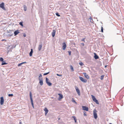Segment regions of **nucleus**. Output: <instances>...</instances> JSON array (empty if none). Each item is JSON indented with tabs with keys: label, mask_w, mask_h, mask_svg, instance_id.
<instances>
[{
	"label": "nucleus",
	"mask_w": 124,
	"mask_h": 124,
	"mask_svg": "<svg viewBox=\"0 0 124 124\" xmlns=\"http://www.w3.org/2000/svg\"><path fill=\"white\" fill-rule=\"evenodd\" d=\"M23 10L24 11H26L27 9V7L25 5H23Z\"/></svg>",
	"instance_id": "a211bd4d"
},
{
	"label": "nucleus",
	"mask_w": 124,
	"mask_h": 124,
	"mask_svg": "<svg viewBox=\"0 0 124 124\" xmlns=\"http://www.w3.org/2000/svg\"><path fill=\"white\" fill-rule=\"evenodd\" d=\"M19 24L21 26H23V22H20L19 23Z\"/></svg>",
	"instance_id": "a878e982"
},
{
	"label": "nucleus",
	"mask_w": 124,
	"mask_h": 124,
	"mask_svg": "<svg viewBox=\"0 0 124 124\" xmlns=\"http://www.w3.org/2000/svg\"><path fill=\"white\" fill-rule=\"evenodd\" d=\"M101 31L102 32H103V28L102 27H101Z\"/></svg>",
	"instance_id": "e433bc0d"
},
{
	"label": "nucleus",
	"mask_w": 124,
	"mask_h": 124,
	"mask_svg": "<svg viewBox=\"0 0 124 124\" xmlns=\"http://www.w3.org/2000/svg\"><path fill=\"white\" fill-rule=\"evenodd\" d=\"M30 99L31 100V104L32 105V106L33 108H34V106L33 105V100H32V95L31 92H30Z\"/></svg>",
	"instance_id": "f257e3e1"
},
{
	"label": "nucleus",
	"mask_w": 124,
	"mask_h": 124,
	"mask_svg": "<svg viewBox=\"0 0 124 124\" xmlns=\"http://www.w3.org/2000/svg\"><path fill=\"white\" fill-rule=\"evenodd\" d=\"M58 95L59 96V97L58 98L59 100H60L63 98V96L61 94L59 93Z\"/></svg>",
	"instance_id": "ddd939ff"
},
{
	"label": "nucleus",
	"mask_w": 124,
	"mask_h": 124,
	"mask_svg": "<svg viewBox=\"0 0 124 124\" xmlns=\"http://www.w3.org/2000/svg\"><path fill=\"white\" fill-rule=\"evenodd\" d=\"M12 34H11V35L9 34L8 35V36H12Z\"/></svg>",
	"instance_id": "c03bdc74"
},
{
	"label": "nucleus",
	"mask_w": 124,
	"mask_h": 124,
	"mask_svg": "<svg viewBox=\"0 0 124 124\" xmlns=\"http://www.w3.org/2000/svg\"><path fill=\"white\" fill-rule=\"evenodd\" d=\"M72 101L73 102H75V103H77V102H76V101L74 100L73 99H72Z\"/></svg>",
	"instance_id": "c9c22d12"
},
{
	"label": "nucleus",
	"mask_w": 124,
	"mask_h": 124,
	"mask_svg": "<svg viewBox=\"0 0 124 124\" xmlns=\"http://www.w3.org/2000/svg\"><path fill=\"white\" fill-rule=\"evenodd\" d=\"M85 38H83L82 39H81V41H83L84 42H85Z\"/></svg>",
	"instance_id": "2f4dec72"
},
{
	"label": "nucleus",
	"mask_w": 124,
	"mask_h": 124,
	"mask_svg": "<svg viewBox=\"0 0 124 124\" xmlns=\"http://www.w3.org/2000/svg\"><path fill=\"white\" fill-rule=\"evenodd\" d=\"M44 111H45V115H46L48 112V110L46 108H45L44 109Z\"/></svg>",
	"instance_id": "dca6fc26"
},
{
	"label": "nucleus",
	"mask_w": 124,
	"mask_h": 124,
	"mask_svg": "<svg viewBox=\"0 0 124 124\" xmlns=\"http://www.w3.org/2000/svg\"><path fill=\"white\" fill-rule=\"evenodd\" d=\"M33 52V50L32 49H31V51L29 53V55L30 56H31L32 55V54Z\"/></svg>",
	"instance_id": "f3484780"
},
{
	"label": "nucleus",
	"mask_w": 124,
	"mask_h": 124,
	"mask_svg": "<svg viewBox=\"0 0 124 124\" xmlns=\"http://www.w3.org/2000/svg\"><path fill=\"white\" fill-rule=\"evenodd\" d=\"M42 46V44L41 43H40L38 47V50L39 51L41 50Z\"/></svg>",
	"instance_id": "f8f14e48"
},
{
	"label": "nucleus",
	"mask_w": 124,
	"mask_h": 124,
	"mask_svg": "<svg viewBox=\"0 0 124 124\" xmlns=\"http://www.w3.org/2000/svg\"><path fill=\"white\" fill-rule=\"evenodd\" d=\"M20 33V32L18 30H17L16 31H15L14 32V35L16 36Z\"/></svg>",
	"instance_id": "4468645a"
},
{
	"label": "nucleus",
	"mask_w": 124,
	"mask_h": 124,
	"mask_svg": "<svg viewBox=\"0 0 124 124\" xmlns=\"http://www.w3.org/2000/svg\"><path fill=\"white\" fill-rule=\"evenodd\" d=\"M42 76V75L41 74H40L39 75V78H40V77H41Z\"/></svg>",
	"instance_id": "a19ab883"
},
{
	"label": "nucleus",
	"mask_w": 124,
	"mask_h": 124,
	"mask_svg": "<svg viewBox=\"0 0 124 124\" xmlns=\"http://www.w3.org/2000/svg\"><path fill=\"white\" fill-rule=\"evenodd\" d=\"M106 66H105V67H106Z\"/></svg>",
	"instance_id": "de8ad7c7"
},
{
	"label": "nucleus",
	"mask_w": 124,
	"mask_h": 124,
	"mask_svg": "<svg viewBox=\"0 0 124 124\" xmlns=\"http://www.w3.org/2000/svg\"><path fill=\"white\" fill-rule=\"evenodd\" d=\"M8 96L9 97H12L13 96V94H8Z\"/></svg>",
	"instance_id": "b1692460"
},
{
	"label": "nucleus",
	"mask_w": 124,
	"mask_h": 124,
	"mask_svg": "<svg viewBox=\"0 0 124 124\" xmlns=\"http://www.w3.org/2000/svg\"><path fill=\"white\" fill-rule=\"evenodd\" d=\"M55 14L56 15L58 16H60V15L59 14V13H56Z\"/></svg>",
	"instance_id": "cd10ccee"
},
{
	"label": "nucleus",
	"mask_w": 124,
	"mask_h": 124,
	"mask_svg": "<svg viewBox=\"0 0 124 124\" xmlns=\"http://www.w3.org/2000/svg\"><path fill=\"white\" fill-rule=\"evenodd\" d=\"M97 111L96 109H94L93 111V114L94 117L95 119H96L97 118V116L96 113Z\"/></svg>",
	"instance_id": "f03ea898"
},
{
	"label": "nucleus",
	"mask_w": 124,
	"mask_h": 124,
	"mask_svg": "<svg viewBox=\"0 0 124 124\" xmlns=\"http://www.w3.org/2000/svg\"><path fill=\"white\" fill-rule=\"evenodd\" d=\"M26 63V62H22L21 63L19 64L18 65V66L19 67V66H21L22 64H23Z\"/></svg>",
	"instance_id": "6ab92c4d"
},
{
	"label": "nucleus",
	"mask_w": 124,
	"mask_h": 124,
	"mask_svg": "<svg viewBox=\"0 0 124 124\" xmlns=\"http://www.w3.org/2000/svg\"><path fill=\"white\" fill-rule=\"evenodd\" d=\"M4 40H5V39H4L2 40V41H4Z\"/></svg>",
	"instance_id": "49530a36"
},
{
	"label": "nucleus",
	"mask_w": 124,
	"mask_h": 124,
	"mask_svg": "<svg viewBox=\"0 0 124 124\" xmlns=\"http://www.w3.org/2000/svg\"><path fill=\"white\" fill-rule=\"evenodd\" d=\"M49 79L47 78H46V81L47 85L49 86H51L52 85V84L49 81Z\"/></svg>",
	"instance_id": "20e7f679"
},
{
	"label": "nucleus",
	"mask_w": 124,
	"mask_h": 124,
	"mask_svg": "<svg viewBox=\"0 0 124 124\" xmlns=\"http://www.w3.org/2000/svg\"><path fill=\"white\" fill-rule=\"evenodd\" d=\"M75 89L76 92L78 93V87L76 86H75Z\"/></svg>",
	"instance_id": "72a5a7b5"
},
{
	"label": "nucleus",
	"mask_w": 124,
	"mask_h": 124,
	"mask_svg": "<svg viewBox=\"0 0 124 124\" xmlns=\"http://www.w3.org/2000/svg\"><path fill=\"white\" fill-rule=\"evenodd\" d=\"M72 117L73 118L75 121V123L77 122V120L76 118V117L75 116H73Z\"/></svg>",
	"instance_id": "4be33fe9"
},
{
	"label": "nucleus",
	"mask_w": 124,
	"mask_h": 124,
	"mask_svg": "<svg viewBox=\"0 0 124 124\" xmlns=\"http://www.w3.org/2000/svg\"><path fill=\"white\" fill-rule=\"evenodd\" d=\"M16 46H12L11 47V48H12V49H13V48L14 47H15Z\"/></svg>",
	"instance_id": "79ce46f5"
},
{
	"label": "nucleus",
	"mask_w": 124,
	"mask_h": 124,
	"mask_svg": "<svg viewBox=\"0 0 124 124\" xmlns=\"http://www.w3.org/2000/svg\"><path fill=\"white\" fill-rule=\"evenodd\" d=\"M78 95L80 96V90L78 89Z\"/></svg>",
	"instance_id": "473e14b6"
},
{
	"label": "nucleus",
	"mask_w": 124,
	"mask_h": 124,
	"mask_svg": "<svg viewBox=\"0 0 124 124\" xmlns=\"http://www.w3.org/2000/svg\"><path fill=\"white\" fill-rule=\"evenodd\" d=\"M70 69L72 71H74V70L73 69V66L71 65H70Z\"/></svg>",
	"instance_id": "5701e85b"
},
{
	"label": "nucleus",
	"mask_w": 124,
	"mask_h": 124,
	"mask_svg": "<svg viewBox=\"0 0 124 124\" xmlns=\"http://www.w3.org/2000/svg\"><path fill=\"white\" fill-rule=\"evenodd\" d=\"M92 97L93 101L95 102L96 103L98 104H99V103L98 100L96 99L95 97L93 95H92Z\"/></svg>",
	"instance_id": "7ed1b4c3"
},
{
	"label": "nucleus",
	"mask_w": 124,
	"mask_h": 124,
	"mask_svg": "<svg viewBox=\"0 0 124 124\" xmlns=\"http://www.w3.org/2000/svg\"><path fill=\"white\" fill-rule=\"evenodd\" d=\"M3 60H4V59L2 57H0V61L1 62H2V61H3Z\"/></svg>",
	"instance_id": "c85d7f7f"
},
{
	"label": "nucleus",
	"mask_w": 124,
	"mask_h": 124,
	"mask_svg": "<svg viewBox=\"0 0 124 124\" xmlns=\"http://www.w3.org/2000/svg\"><path fill=\"white\" fill-rule=\"evenodd\" d=\"M20 124H22V122H20Z\"/></svg>",
	"instance_id": "a18cd8bd"
},
{
	"label": "nucleus",
	"mask_w": 124,
	"mask_h": 124,
	"mask_svg": "<svg viewBox=\"0 0 124 124\" xmlns=\"http://www.w3.org/2000/svg\"><path fill=\"white\" fill-rule=\"evenodd\" d=\"M85 77L87 79H89V76L86 73H83Z\"/></svg>",
	"instance_id": "2eb2a0df"
},
{
	"label": "nucleus",
	"mask_w": 124,
	"mask_h": 124,
	"mask_svg": "<svg viewBox=\"0 0 124 124\" xmlns=\"http://www.w3.org/2000/svg\"><path fill=\"white\" fill-rule=\"evenodd\" d=\"M81 45H82L83 46H84V43H81L80 44H79V45L81 46Z\"/></svg>",
	"instance_id": "ea45409f"
},
{
	"label": "nucleus",
	"mask_w": 124,
	"mask_h": 124,
	"mask_svg": "<svg viewBox=\"0 0 124 124\" xmlns=\"http://www.w3.org/2000/svg\"><path fill=\"white\" fill-rule=\"evenodd\" d=\"M0 104L1 105L3 104L4 102V99L3 97H1L0 98Z\"/></svg>",
	"instance_id": "1a4fd4ad"
},
{
	"label": "nucleus",
	"mask_w": 124,
	"mask_h": 124,
	"mask_svg": "<svg viewBox=\"0 0 124 124\" xmlns=\"http://www.w3.org/2000/svg\"><path fill=\"white\" fill-rule=\"evenodd\" d=\"M39 83L40 84V85H43V80L42 78H41V79L40 78H39Z\"/></svg>",
	"instance_id": "0eeeda50"
},
{
	"label": "nucleus",
	"mask_w": 124,
	"mask_h": 124,
	"mask_svg": "<svg viewBox=\"0 0 124 124\" xmlns=\"http://www.w3.org/2000/svg\"><path fill=\"white\" fill-rule=\"evenodd\" d=\"M82 108L84 110H85L86 111H88V108L86 106H82Z\"/></svg>",
	"instance_id": "9d476101"
},
{
	"label": "nucleus",
	"mask_w": 124,
	"mask_h": 124,
	"mask_svg": "<svg viewBox=\"0 0 124 124\" xmlns=\"http://www.w3.org/2000/svg\"><path fill=\"white\" fill-rule=\"evenodd\" d=\"M79 78L81 81L85 83L87 82V80L84 78L83 77H79Z\"/></svg>",
	"instance_id": "39448f33"
},
{
	"label": "nucleus",
	"mask_w": 124,
	"mask_h": 124,
	"mask_svg": "<svg viewBox=\"0 0 124 124\" xmlns=\"http://www.w3.org/2000/svg\"><path fill=\"white\" fill-rule=\"evenodd\" d=\"M84 114V116H87V115L86 114V112L85 111H84L83 112Z\"/></svg>",
	"instance_id": "7c9ffc66"
},
{
	"label": "nucleus",
	"mask_w": 124,
	"mask_h": 124,
	"mask_svg": "<svg viewBox=\"0 0 124 124\" xmlns=\"http://www.w3.org/2000/svg\"><path fill=\"white\" fill-rule=\"evenodd\" d=\"M90 21L91 22H92V21H93V19L91 17L90 18Z\"/></svg>",
	"instance_id": "58836bf2"
},
{
	"label": "nucleus",
	"mask_w": 124,
	"mask_h": 124,
	"mask_svg": "<svg viewBox=\"0 0 124 124\" xmlns=\"http://www.w3.org/2000/svg\"><path fill=\"white\" fill-rule=\"evenodd\" d=\"M79 64L81 66H82L84 64L82 62H79Z\"/></svg>",
	"instance_id": "bb28decb"
},
{
	"label": "nucleus",
	"mask_w": 124,
	"mask_h": 124,
	"mask_svg": "<svg viewBox=\"0 0 124 124\" xmlns=\"http://www.w3.org/2000/svg\"><path fill=\"white\" fill-rule=\"evenodd\" d=\"M94 58L95 59H98L99 58L98 56L95 53H94Z\"/></svg>",
	"instance_id": "412c9836"
},
{
	"label": "nucleus",
	"mask_w": 124,
	"mask_h": 124,
	"mask_svg": "<svg viewBox=\"0 0 124 124\" xmlns=\"http://www.w3.org/2000/svg\"><path fill=\"white\" fill-rule=\"evenodd\" d=\"M49 72L47 73H45L43 75L44 76L48 74H49Z\"/></svg>",
	"instance_id": "c756f323"
},
{
	"label": "nucleus",
	"mask_w": 124,
	"mask_h": 124,
	"mask_svg": "<svg viewBox=\"0 0 124 124\" xmlns=\"http://www.w3.org/2000/svg\"><path fill=\"white\" fill-rule=\"evenodd\" d=\"M4 3L3 2H2L0 4V7L2 8L3 10H5L6 9L4 7Z\"/></svg>",
	"instance_id": "423d86ee"
},
{
	"label": "nucleus",
	"mask_w": 124,
	"mask_h": 124,
	"mask_svg": "<svg viewBox=\"0 0 124 124\" xmlns=\"http://www.w3.org/2000/svg\"><path fill=\"white\" fill-rule=\"evenodd\" d=\"M56 75L58 76H62V74H56Z\"/></svg>",
	"instance_id": "4c0bfd02"
},
{
	"label": "nucleus",
	"mask_w": 124,
	"mask_h": 124,
	"mask_svg": "<svg viewBox=\"0 0 124 124\" xmlns=\"http://www.w3.org/2000/svg\"><path fill=\"white\" fill-rule=\"evenodd\" d=\"M23 36L24 37H26V35L25 34H24L23 35Z\"/></svg>",
	"instance_id": "37998d69"
},
{
	"label": "nucleus",
	"mask_w": 124,
	"mask_h": 124,
	"mask_svg": "<svg viewBox=\"0 0 124 124\" xmlns=\"http://www.w3.org/2000/svg\"><path fill=\"white\" fill-rule=\"evenodd\" d=\"M7 64V63H6V62L5 61H4L3 60V61L2 62L1 65H5L6 64Z\"/></svg>",
	"instance_id": "aec40b11"
},
{
	"label": "nucleus",
	"mask_w": 124,
	"mask_h": 124,
	"mask_svg": "<svg viewBox=\"0 0 124 124\" xmlns=\"http://www.w3.org/2000/svg\"><path fill=\"white\" fill-rule=\"evenodd\" d=\"M56 31L55 30H53L51 34L53 37H54L55 35Z\"/></svg>",
	"instance_id": "9b49d317"
},
{
	"label": "nucleus",
	"mask_w": 124,
	"mask_h": 124,
	"mask_svg": "<svg viewBox=\"0 0 124 124\" xmlns=\"http://www.w3.org/2000/svg\"><path fill=\"white\" fill-rule=\"evenodd\" d=\"M62 49L63 50H65L66 47V45L65 42H63L62 44Z\"/></svg>",
	"instance_id": "6e6552de"
},
{
	"label": "nucleus",
	"mask_w": 124,
	"mask_h": 124,
	"mask_svg": "<svg viewBox=\"0 0 124 124\" xmlns=\"http://www.w3.org/2000/svg\"><path fill=\"white\" fill-rule=\"evenodd\" d=\"M69 54L70 55L71 54V52L70 51H68Z\"/></svg>",
	"instance_id": "f704fd0d"
},
{
	"label": "nucleus",
	"mask_w": 124,
	"mask_h": 124,
	"mask_svg": "<svg viewBox=\"0 0 124 124\" xmlns=\"http://www.w3.org/2000/svg\"><path fill=\"white\" fill-rule=\"evenodd\" d=\"M104 76V75H102L101 76V77L100 79L101 80H102L103 79Z\"/></svg>",
	"instance_id": "393cba45"
}]
</instances>
